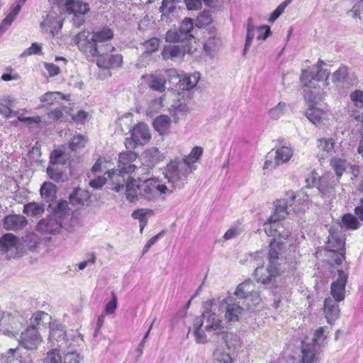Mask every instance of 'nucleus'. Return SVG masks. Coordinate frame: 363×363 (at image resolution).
<instances>
[{
	"instance_id": "9b49d317",
	"label": "nucleus",
	"mask_w": 363,
	"mask_h": 363,
	"mask_svg": "<svg viewBox=\"0 0 363 363\" xmlns=\"http://www.w3.org/2000/svg\"><path fill=\"white\" fill-rule=\"evenodd\" d=\"M264 230L268 236L274 237L269 244L272 242H275L280 245L281 253L283 243L281 241L278 240V239L286 240L290 236L291 230L289 228V225L280 220H271L267 219V220L264 223Z\"/></svg>"
},
{
	"instance_id": "4c0bfd02",
	"label": "nucleus",
	"mask_w": 363,
	"mask_h": 363,
	"mask_svg": "<svg viewBox=\"0 0 363 363\" xmlns=\"http://www.w3.org/2000/svg\"><path fill=\"white\" fill-rule=\"evenodd\" d=\"M162 55L164 59L179 57L184 55V50L179 45H168L164 47Z\"/></svg>"
},
{
	"instance_id": "cd10ccee",
	"label": "nucleus",
	"mask_w": 363,
	"mask_h": 363,
	"mask_svg": "<svg viewBox=\"0 0 363 363\" xmlns=\"http://www.w3.org/2000/svg\"><path fill=\"white\" fill-rule=\"evenodd\" d=\"M334 300L330 298H325L324 302V312L328 323L331 324L339 316V306Z\"/></svg>"
},
{
	"instance_id": "4d7b16f0",
	"label": "nucleus",
	"mask_w": 363,
	"mask_h": 363,
	"mask_svg": "<svg viewBox=\"0 0 363 363\" xmlns=\"http://www.w3.org/2000/svg\"><path fill=\"white\" fill-rule=\"evenodd\" d=\"M18 348H11L8 350L6 356H0V363H15L18 362V359H15L14 354L17 353ZM21 361H19L20 362Z\"/></svg>"
},
{
	"instance_id": "c85d7f7f",
	"label": "nucleus",
	"mask_w": 363,
	"mask_h": 363,
	"mask_svg": "<svg viewBox=\"0 0 363 363\" xmlns=\"http://www.w3.org/2000/svg\"><path fill=\"white\" fill-rule=\"evenodd\" d=\"M15 99L11 96H4L0 99V114L6 118L16 116L13 111Z\"/></svg>"
},
{
	"instance_id": "473e14b6",
	"label": "nucleus",
	"mask_w": 363,
	"mask_h": 363,
	"mask_svg": "<svg viewBox=\"0 0 363 363\" xmlns=\"http://www.w3.org/2000/svg\"><path fill=\"white\" fill-rule=\"evenodd\" d=\"M170 118L167 116L164 115L157 117L153 122V126L155 129L160 135H164L167 133L170 128Z\"/></svg>"
},
{
	"instance_id": "f8f14e48",
	"label": "nucleus",
	"mask_w": 363,
	"mask_h": 363,
	"mask_svg": "<svg viewBox=\"0 0 363 363\" xmlns=\"http://www.w3.org/2000/svg\"><path fill=\"white\" fill-rule=\"evenodd\" d=\"M74 43L79 50L88 57H96L100 53H104L102 48L98 47L91 35L87 30H83L73 38Z\"/></svg>"
},
{
	"instance_id": "a18cd8bd",
	"label": "nucleus",
	"mask_w": 363,
	"mask_h": 363,
	"mask_svg": "<svg viewBox=\"0 0 363 363\" xmlns=\"http://www.w3.org/2000/svg\"><path fill=\"white\" fill-rule=\"evenodd\" d=\"M330 165L339 178L346 169V161L343 159L333 157L330 160Z\"/></svg>"
},
{
	"instance_id": "bb28decb",
	"label": "nucleus",
	"mask_w": 363,
	"mask_h": 363,
	"mask_svg": "<svg viewBox=\"0 0 363 363\" xmlns=\"http://www.w3.org/2000/svg\"><path fill=\"white\" fill-rule=\"evenodd\" d=\"M142 79L152 90L163 92L165 90L166 78L162 74L143 75Z\"/></svg>"
},
{
	"instance_id": "338daca9",
	"label": "nucleus",
	"mask_w": 363,
	"mask_h": 363,
	"mask_svg": "<svg viewBox=\"0 0 363 363\" xmlns=\"http://www.w3.org/2000/svg\"><path fill=\"white\" fill-rule=\"evenodd\" d=\"M166 75L169 82L172 83H179V79H182V77L178 71L175 69H169L166 71Z\"/></svg>"
},
{
	"instance_id": "5fc2aeb1",
	"label": "nucleus",
	"mask_w": 363,
	"mask_h": 363,
	"mask_svg": "<svg viewBox=\"0 0 363 363\" xmlns=\"http://www.w3.org/2000/svg\"><path fill=\"white\" fill-rule=\"evenodd\" d=\"M147 55L155 52L160 46V40L157 38H152L149 40L145 42L143 44Z\"/></svg>"
},
{
	"instance_id": "13d9d810",
	"label": "nucleus",
	"mask_w": 363,
	"mask_h": 363,
	"mask_svg": "<svg viewBox=\"0 0 363 363\" xmlns=\"http://www.w3.org/2000/svg\"><path fill=\"white\" fill-rule=\"evenodd\" d=\"M42 54V46L38 43H33L31 45L27 48L21 55V57H26L32 55H40Z\"/></svg>"
},
{
	"instance_id": "f03ea898",
	"label": "nucleus",
	"mask_w": 363,
	"mask_h": 363,
	"mask_svg": "<svg viewBox=\"0 0 363 363\" xmlns=\"http://www.w3.org/2000/svg\"><path fill=\"white\" fill-rule=\"evenodd\" d=\"M203 154L201 147H194L189 155L182 160L171 161L164 170V178L174 189H182L187 183V177L192 172V164L197 162Z\"/></svg>"
},
{
	"instance_id": "6ab92c4d",
	"label": "nucleus",
	"mask_w": 363,
	"mask_h": 363,
	"mask_svg": "<svg viewBox=\"0 0 363 363\" xmlns=\"http://www.w3.org/2000/svg\"><path fill=\"white\" fill-rule=\"evenodd\" d=\"M80 360L79 354L74 352H67L62 359L59 352L55 349L48 352L44 363H79Z\"/></svg>"
},
{
	"instance_id": "0eeeda50",
	"label": "nucleus",
	"mask_w": 363,
	"mask_h": 363,
	"mask_svg": "<svg viewBox=\"0 0 363 363\" xmlns=\"http://www.w3.org/2000/svg\"><path fill=\"white\" fill-rule=\"evenodd\" d=\"M325 327H320L314 333L311 340L306 338L302 341L301 354L303 363H315L318 354L326 338Z\"/></svg>"
},
{
	"instance_id": "e433bc0d",
	"label": "nucleus",
	"mask_w": 363,
	"mask_h": 363,
	"mask_svg": "<svg viewBox=\"0 0 363 363\" xmlns=\"http://www.w3.org/2000/svg\"><path fill=\"white\" fill-rule=\"evenodd\" d=\"M228 350L230 351H235L242 346L240 337L234 333H225L223 335Z\"/></svg>"
},
{
	"instance_id": "a19ab883",
	"label": "nucleus",
	"mask_w": 363,
	"mask_h": 363,
	"mask_svg": "<svg viewBox=\"0 0 363 363\" xmlns=\"http://www.w3.org/2000/svg\"><path fill=\"white\" fill-rule=\"evenodd\" d=\"M194 28L193 21L191 18H186L182 23L179 30L182 35H185L186 40H189L194 38L191 33Z\"/></svg>"
},
{
	"instance_id": "6e6d98bb",
	"label": "nucleus",
	"mask_w": 363,
	"mask_h": 363,
	"mask_svg": "<svg viewBox=\"0 0 363 363\" xmlns=\"http://www.w3.org/2000/svg\"><path fill=\"white\" fill-rule=\"evenodd\" d=\"M350 100L357 108L363 107V91L356 89L350 94Z\"/></svg>"
},
{
	"instance_id": "e2e57ef3",
	"label": "nucleus",
	"mask_w": 363,
	"mask_h": 363,
	"mask_svg": "<svg viewBox=\"0 0 363 363\" xmlns=\"http://www.w3.org/2000/svg\"><path fill=\"white\" fill-rule=\"evenodd\" d=\"M152 213V211L150 209L140 208L132 213V218L135 220H142L147 218V216L151 215Z\"/></svg>"
},
{
	"instance_id": "dca6fc26",
	"label": "nucleus",
	"mask_w": 363,
	"mask_h": 363,
	"mask_svg": "<svg viewBox=\"0 0 363 363\" xmlns=\"http://www.w3.org/2000/svg\"><path fill=\"white\" fill-rule=\"evenodd\" d=\"M48 341L51 347L57 346L60 348L68 347V339L65 327L56 323L50 325Z\"/></svg>"
},
{
	"instance_id": "58836bf2",
	"label": "nucleus",
	"mask_w": 363,
	"mask_h": 363,
	"mask_svg": "<svg viewBox=\"0 0 363 363\" xmlns=\"http://www.w3.org/2000/svg\"><path fill=\"white\" fill-rule=\"evenodd\" d=\"M256 28L253 24L252 19L250 18L247 21V35L245 43L243 49V55L245 56L248 52L250 47L252 44V42L255 35Z\"/></svg>"
},
{
	"instance_id": "bf43d9fd",
	"label": "nucleus",
	"mask_w": 363,
	"mask_h": 363,
	"mask_svg": "<svg viewBox=\"0 0 363 363\" xmlns=\"http://www.w3.org/2000/svg\"><path fill=\"white\" fill-rule=\"evenodd\" d=\"M175 3L174 0H163L160 6V11L163 15H167L174 12Z\"/></svg>"
},
{
	"instance_id": "2f4dec72",
	"label": "nucleus",
	"mask_w": 363,
	"mask_h": 363,
	"mask_svg": "<svg viewBox=\"0 0 363 363\" xmlns=\"http://www.w3.org/2000/svg\"><path fill=\"white\" fill-rule=\"evenodd\" d=\"M294 155V150L291 147L282 146L276 150L274 157L275 162L277 165L282 164L290 160Z\"/></svg>"
},
{
	"instance_id": "ddd939ff",
	"label": "nucleus",
	"mask_w": 363,
	"mask_h": 363,
	"mask_svg": "<svg viewBox=\"0 0 363 363\" xmlns=\"http://www.w3.org/2000/svg\"><path fill=\"white\" fill-rule=\"evenodd\" d=\"M235 295L240 299H243L248 307L257 305L261 298L258 291L255 289L254 284L247 280L239 284L235 291Z\"/></svg>"
},
{
	"instance_id": "aec40b11",
	"label": "nucleus",
	"mask_w": 363,
	"mask_h": 363,
	"mask_svg": "<svg viewBox=\"0 0 363 363\" xmlns=\"http://www.w3.org/2000/svg\"><path fill=\"white\" fill-rule=\"evenodd\" d=\"M337 272L338 277L337 280L331 284L330 293L335 301L340 302L345 298L347 275L342 270H338Z\"/></svg>"
},
{
	"instance_id": "680f3d73",
	"label": "nucleus",
	"mask_w": 363,
	"mask_h": 363,
	"mask_svg": "<svg viewBox=\"0 0 363 363\" xmlns=\"http://www.w3.org/2000/svg\"><path fill=\"white\" fill-rule=\"evenodd\" d=\"M211 13L209 11H203L197 18V23L199 26H206L211 23Z\"/></svg>"
},
{
	"instance_id": "423d86ee",
	"label": "nucleus",
	"mask_w": 363,
	"mask_h": 363,
	"mask_svg": "<svg viewBox=\"0 0 363 363\" xmlns=\"http://www.w3.org/2000/svg\"><path fill=\"white\" fill-rule=\"evenodd\" d=\"M137 158V155L133 151L121 152L118 156V164L116 169L106 170L108 177L114 184L113 190L119 192L123 190L126 180L124 177L125 174L133 172L136 166L131 164Z\"/></svg>"
},
{
	"instance_id": "72a5a7b5",
	"label": "nucleus",
	"mask_w": 363,
	"mask_h": 363,
	"mask_svg": "<svg viewBox=\"0 0 363 363\" xmlns=\"http://www.w3.org/2000/svg\"><path fill=\"white\" fill-rule=\"evenodd\" d=\"M63 99V94L58 91H48L40 97V101L45 106L58 104Z\"/></svg>"
},
{
	"instance_id": "49530a36",
	"label": "nucleus",
	"mask_w": 363,
	"mask_h": 363,
	"mask_svg": "<svg viewBox=\"0 0 363 363\" xmlns=\"http://www.w3.org/2000/svg\"><path fill=\"white\" fill-rule=\"evenodd\" d=\"M213 359L220 363H232L233 359L223 348L217 347L213 352Z\"/></svg>"
},
{
	"instance_id": "c9c22d12",
	"label": "nucleus",
	"mask_w": 363,
	"mask_h": 363,
	"mask_svg": "<svg viewBox=\"0 0 363 363\" xmlns=\"http://www.w3.org/2000/svg\"><path fill=\"white\" fill-rule=\"evenodd\" d=\"M203 318H206V330L207 331H213L220 329L222 328V321L216 313L205 312L202 315Z\"/></svg>"
},
{
	"instance_id": "c756f323",
	"label": "nucleus",
	"mask_w": 363,
	"mask_h": 363,
	"mask_svg": "<svg viewBox=\"0 0 363 363\" xmlns=\"http://www.w3.org/2000/svg\"><path fill=\"white\" fill-rule=\"evenodd\" d=\"M143 158L147 166L153 167L164 159V155L157 147H151L144 152Z\"/></svg>"
},
{
	"instance_id": "7c9ffc66",
	"label": "nucleus",
	"mask_w": 363,
	"mask_h": 363,
	"mask_svg": "<svg viewBox=\"0 0 363 363\" xmlns=\"http://www.w3.org/2000/svg\"><path fill=\"white\" fill-rule=\"evenodd\" d=\"M200 79V74L194 72L193 74L182 75L179 79V87L183 90H190L195 87Z\"/></svg>"
},
{
	"instance_id": "393cba45",
	"label": "nucleus",
	"mask_w": 363,
	"mask_h": 363,
	"mask_svg": "<svg viewBox=\"0 0 363 363\" xmlns=\"http://www.w3.org/2000/svg\"><path fill=\"white\" fill-rule=\"evenodd\" d=\"M28 223L26 218L22 215L6 216L3 220V227L6 230L16 231L23 229Z\"/></svg>"
},
{
	"instance_id": "f257e3e1",
	"label": "nucleus",
	"mask_w": 363,
	"mask_h": 363,
	"mask_svg": "<svg viewBox=\"0 0 363 363\" xmlns=\"http://www.w3.org/2000/svg\"><path fill=\"white\" fill-rule=\"evenodd\" d=\"M324 61L318 60L312 67L303 70L301 81L303 84L304 97L308 102L309 107L306 111V116L313 124H320L328 118V113L313 105L325 99V89L328 86V79L330 72L324 69Z\"/></svg>"
},
{
	"instance_id": "b1692460",
	"label": "nucleus",
	"mask_w": 363,
	"mask_h": 363,
	"mask_svg": "<svg viewBox=\"0 0 363 363\" xmlns=\"http://www.w3.org/2000/svg\"><path fill=\"white\" fill-rule=\"evenodd\" d=\"M325 249L328 252L345 251V238L342 233L330 228Z\"/></svg>"
},
{
	"instance_id": "f704fd0d",
	"label": "nucleus",
	"mask_w": 363,
	"mask_h": 363,
	"mask_svg": "<svg viewBox=\"0 0 363 363\" xmlns=\"http://www.w3.org/2000/svg\"><path fill=\"white\" fill-rule=\"evenodd\" d=\"M45 206L41 203L30 202L24 205L23 212L28 216H38L45 211Z\"/></svg>"
},
{
	"instance_id": "5701e85b",
	"label": "nucleus",
	"mask_w": 363,
	"mask_h": 363,
	"mask_svg": "<svg viewBox=\"0 0 363 363\" xmlns=\"http://www.w3.org/2000/svg\"><path fill=\"white\" fill-rule=\"evenodd\" d=\"M331 78L335 84H347L348 86H353L356 81L354 75L350 73L349 68L345 65H341L334 72Z\"/></svg>"
},
{
	"instance_id": "864d4df0",
	"label": "nucleus",
	"mask_w": 363,
	"mask_h": 363,
	"mask_svg": "<svg viewBox=\"0 0 363 363\" xmlns=\"http://www.w3.org/2000/svg\"><path fill=\"white\" fill-rule=\"evenodd\" d=\"M86 139L82 135L74 136L69 143V148L74 151L82 147H84L86 144Z\"/></svg>"
},
{
	"instance_id": "20e7f679",
	"label": "nucleus",
	"mask_w": 363,
	"mask_h": 363,
	"mask_svg": "<svg viewBox=\"0 0 363 363\" xmlns=\"http://www.w3.org/2000/svg\"><path fill=\"white\" fill-rule=\"evenodd\" d=\"M123 189L130 202L135 201L139 197L149 201H155L162 194H172L176 190L173 187L172 189H169L166 185L160 184L154 179L138 182L130 177H128Z\"/></svg>"
},
{
	"instance_id": "9d476101",
	"label": "nucleus",
	"mask_w": 363,
	"mask_h": 363,
	"mask_svg": "<svg viewBox=\"0 0 363 363\" xmlns=\"http://www.w3.org/2000/svg\"><path fill=\"white\" fill-rule=\"evenodd\" d=\"M50 3L56 5L59 9H64L69 14L74 15V24L80 26L84 21V15L89 11V5L79 0H50Z\"/></svg>"
},
{
	"instance_id": "de8ad7c7",
	"label": "nucleus",
	"mask_w": 363,
	"mask_h": 363,
	"mask_svg": "<svg viewBox=\"0 0 363 363\" xmlns=\"http://www.w3.org/2000/svg\"><path fill=\"white\" fill-rule=\"evenodd\" d=\"M342 221L343 225L350 229L355 230L359 227L357 218L351 213L344 215Z\"/></svg>"
},
{
	"instance_id": "a878e982",
	"label": "nucleus",
	"mask_w": 363,
	"mask_h": 363,
	"mask_svg": "<svg viewBox=\"0 0 363 363\" xmlns=\"http://www.w3.org/2000/svg\"><path fill=\"white\" fill-rule=\"evenodd\" d=\"M337 182L338 178H330L329 174H325L320 179L318 189L323 196L330 197L335 194V186Z\"/></svg>"
},
{
	"instance_id": "ea45409f",
	"label": "nucleus",
	"mask_w": 363,
	"mask_h": 363,
	"mask_svg": "<svg viewBox=\"0 0 363 363\" xmlns=\"http://www.w3.org/2000/svg\"><path fill=\"white\" fill-rule=\"evenodd\" d=\"M40 195L47 201L53 199L56 194V188L54 184L50 182L44 183L40 188Z\"/></svg>"
},
{
	"instance_id": "774afa93",
	"label": "nucleus",
	"mask_w": 363,
	"mask_h": 363,
	"mask_svg": "<svg viewBox=\"0 0 363 363\" xmlns=\"http://www.w3.org/2000/svg\"><path fill=\"white\" fill-rule=\"evenodd\" d=\"M106 180H107L106 177H105L104 176H97L95 179H94L89 182V185L93 189H100L101 187H102L105 184Z\"/></svg>"
},
{
	"instance_id": "39448f33",
	"label": "nucleus",
	"mask_w": 363,
	"mask_h": 363,
	"mask_svg": "<svg viewBox=\"0 0 363 363\" xmlns=\"http://www.w3.org/2000/svg\"><path fill=\"white\" fill-rule=\"evenodd\" d=\"M308 196L303 191H300L296 195L294 192H289L286 198L277 201L274 213L268 219L282 220L291 211L295 213L304 211L308 208Z\"/></svg>"
},
{
	"instance_id": "2eb2a0df",
	"label": "nucleus",
	"mask_w": 363,
	"mask_h": 363,
	"mask_svg": "<svg viewBox=\"0 0 363 363\" xmlns=\"http://www.w3.org/2000/svg\"><path fill=\"white\" fill-rule=\"evenodd\" d=\"M43 340L40 334L35 327H28L22 332L18 344L27 350H36Z\"/></svg>"
},
{
	"instance_id": "8fccbe9b",
	"label": "nucleus",
	"mask_w": 363,
	"mask_h": 363,
	"mask_svg": "<svg viewBox=\"0 0 363 363\" xmlns=\"http://www.w3.org/2000/svg\"><path fill=\"white\" fill-rule=\"evenodd\" d=\"M166 40L172 43L184 41L186 40V37L180 33L179 29L169 30L167 32Z\"/></svg>"
},
{
	"instance_id": "412c9836",
	"label": "nucleus",
	"mask_w": 363,
	"mask_h": 363,
	"mask_svg": "<svg viewBox=\"0 0 363 363\" xmlns=\"http://www.w3.org/2000/svg\"><path fill=\"white\" fill-rule=\"evenodd\" d=\"M91 35L97 46L102 48V50L113 51L114 47L107 43L113 37V33L111 29L104 28L100 30L93 32Z\"/></svg>"
},
{
	"instance_id": "6e6552de",
	"label": "nucleus",
	"mask_w": 363,
	"mask_h": 363,
	"mask_svg": "<svg viewBox=\"0 0 363 363\" xmlns=\"http://www.w3.org/2000/svg\"><path fill=\"white\" fill-rule=\"evenodd\" d=\"M32 236L20 238L12 233H6L0 238V250L7 253L9 257L22 256L28 249H30L28 240Z\"/></svg>"
},
{
	"instance_id": "7ed1b4c3",
	"label": "nucleus",
	"mask_w": 363,
	"mask_h": 363,
	"mask_svg": "<svg viewBox=\"0 0 363 363\" xmlns=\"http://www.w3.org/2000/svg\"><path fill=\"white\" fill-rule=\"evenodd\" d=\"M281 247L280 245L272 242L269 245V266L264 267V253L257 252L254 256V261L257 265L254 276L257 282H259L265 286H273L275 279L279 275L281 269L280 261Z\"/></svg>"
},
{
	"instance_id": "09e8293b",
	"label": "nucleus",
	"mask_w": 363,
	"mask_h": 363,
	"mask_svg": "<svg viewBox=\"0 0 363 363\" xmlns=\"http://www.w3.org/2000/svg\"><path fill=\"white\" fill-rule=\"evenodd\" d=\"M219 44V39L216 38H209L204 43L203 48L208 55H212L213 53L218 49Z\"/></svg>"
},
{
	"instance_id": "4be33fe9",
	"label": "nucleus",
	"mask_w": 363,
	"mask_h": 363,
	"mask_svg": "<svg viewBox=\"0 0 363 363\" xmlns=\"http://www.w3.org/2000/svg\"><path fill=\"white\" fill-rule=\"evenodd\" d=\"M111 51H104L98 56L97 65L103 69L118 67L122 65L123 57L121 55H108Z\"/></svg>"
},
{
	"instance_id": "c03bdc74",
	"label": "nucleus",
	"mask_w": 363,
	"mask_h": 363,
	"mask_svg": "<svg viewBox=\"0 0 363 363\" xmlns=\"http://www.w3.org/2000/svg\"><path fill=\"white\" fill-rule=\"evenodd\" d=\"M334 145L335 141L333 138H320L318 143V147L330 155L334 152Z\"/></svg>"
},
{
	"instance_id": "1a4fd4ad",
	"label": "nucleus",
	"mask_w": 363,
	"mask_h": 363,
	"mask_svg": "<svg viewBox=\"0 0 363 363\" xmlns=\"http://www.w3.org/2000/svg\"><path fill=\"white\" fill-rule=\"evenodd\" d=\"M69 218L60 211H54L45 218L41 219L37 224L36 229L44 234L60 233L62 228L67 229Z\"/></svg>"
},
{
	"instance_id": "69168bd1",
	"label": "nucleus",
	"mask_w": 363,
	"mask_h": 363,
	"mask_svg": "<svg viewBox=\"0 0 363 363\" xmlns=\"http://www.w3.org/2000/svg\"><path fill=\"white\" fill-rule=\"evenodd\" d=\"M106 163H107V161L105 158L99 157L96 160V163L94 164V165L93 166V167L91 169L92 173L96 174L99 172L106 170L107 169V167L104 166V164H106Z\"/></svg>"
},
{
	"instance_id": "603ef678",
	"label": "nucleus",
	"mask_w": 363,
	"mask_h": 363,
	"mask_svg": "<svg viewBox=\"0 0 363 363\" xmlns=\"http://www.w3.org/2000/svg\"><path fill=\"white\" fill-rule=\"evenodd\" d=\"M286 105L285 103L279 102L277 106L272 108L269 113L272 119L277 120L284 115Z\"/></svg>"
},
{
	"instance_id": "4468645a",
	"label": "nucleus",
	"mask_w": 363,
	"mask_h": 363,
	"mask_svg": "<svg viewBox=\"0 0 363 363\" xmlns=\"http://www.w3.org/2000/svg\"><path fill=\"white\" fill-rule=\"evenodd\" d=\"M150 140L147 125L143 123L137 124L131 131V138H127L125 145L128 149H134L136 145H143Z\"/></svg>"
},
{
	"instance_id": "052dcab7",
	"label": "nucleus",
	"mask_w": 363,
	"mask_h": 363,
	"mask_svg": "<svg viewBox=\"0 0 363 363\" xmlns=\"http://www.w3.org/2000/svg\"><path fill=\"white\" fill-rule=\"evenodd\" d=\"M321 178H320L319 175L314 171L310 172L306 178V186L307 188H311L315 186L318 185V182Z\"/></svg>"
},
{
	"instance_id": "37998d69",
	"label": "nucleus",
	"mask_w": 363,
	"mask_h": 363,
	"mask_svg": "<svg viewBox=\"0 0 363 363\" xmlns=\"http://www.w3.org/2000/svg\"><path fill=\"white\" fill-rule=\"evenodd\" d=\"M89 198L88 193L80 189H76L74 192L70 195L69 201L71 203L79 205H84V201Z\"/></svg>"
},
{
	"instance_id": "3c124183",
	"label": "nucleus",
	"mask_w": 363,
	"mask_h": 363,
	"mask_svg": "<svg viewBox=\"0 0 363 363\" xmlns=\"http://www.w3.org/2000/svg\"><path fill=\"white\" fill-rule=\"evenodd\" d=\"M291 2V0H286L280 4L278 7L271 13L268 21L271 23L274 22L284 11L286 7Z\"/></svg>"
},
{
	"instance_id": "0e129e2a",
	"label": "nucleus",
	"mask_w": 363,
	"mask_h": 363,
	"mask_svg": "<svg viewBox=\"0 0 363 363\" xmlns=\"http://www.w3.org/2000/svg\"><path fill=\"white\" fill-rule=\"evenodd\" d=\"M258 33L257 40H265L271 34L270 27L268 26H262L257 28Z\"/></svg>"
},
{
	"instance_id": "79ce46f5",
	"label": "nucleus",
	"mask_w": 363,
	"mask_h": 363,
	"mask_svg": "<svg viewBox=\"0 0 363 363\" xmlns=\"http://www.w3.org/2000/svg\"><path fill=\"white\" fill-rule=\"evenodd\" d=\"M50 320V316L48 313L43 311H38L35 313L30 318V327H35L37 328V326H40Z\"/></svg>"
},
{
	"instance_id": "a211bd4d",
	"label": "nucleus",
	"mask_w": 363,
	"mask_h": 363,
	"mask_svg": "<svg viewBox=\"0 0 363 363\" xmlns=\"http://www.w3.org/2000/svg\"><path fill=\"white\" fill-rule=\"evenodd\" d=\"M62 19L56 13L50 12L40 23L44 32H49L54 37L62 29Z\"/></svg>"
},
{
	"instance_id": "f3484780",
	"label": "nucleus",
	"mask_w": 363,
	"mask_h": 363,
	"mask_svg": "<svg viewBox=\"0 0 363 363\" xmlns=\"http://www.w3.org/2000/svg\"><path fill=\"white\" fill-rule=\"evenodd\" d=\"M222 307H225V318L230 323L239 321L244 311L243 308L236 302L235 298L231 296L223 299Z\"/></svg>"
}]
</instances>
